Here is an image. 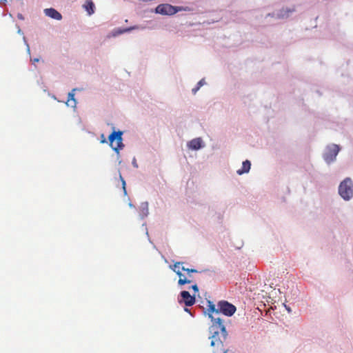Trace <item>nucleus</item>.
I'll list each match as a JSON object with an SVG mask.
<instances>
[{
  "label": "nucleus",
  "mask_w": 353,
  "mask_h": 353,
  "mask_svg": "<svg viewBox=\"0 0 353 353\" xmlns=\"http://www.w3.org/2000/svg\"><path fill=\"white\" fill-rule=\"evenodd\" d=\"M201 139L200 138L194 139L188 143V147L192 150H199L201 148Z\"/></svg>",
  "instance_id": "9d476101"
},
{
  "label": "nucleus",
  "mask_w": 353,
  "mask_h": 353,
  "mask_svg": "<svg viewBox=\"0 0 353 353\" xmlns=\"http://www.w3.org/2000/svg\"><path fill=\"white\" fill-rule=\"evenodd\" d=\"M339 193L345 200H350L353 196V183L350 178H346L341 183Z\"/></svg>",
  "instance_id": "f03ea898"
},
{
  "label": "nucleus",
  "mask_w": 353,
  "mask_h": 353,
  "mask_svg": "<svg viewBox=\"0 0 353 353\" xmlns=\"http://www.w3.org/2000/svg\"><path fill=\"white\" fill-rule=\"evenodd\" d=\"M191 288L195 292H199V288L196 284L193 285Z\"/></svg>",
  "instance_id": "f3484780"
},
{
  "label": "nucleus",
  "mask_w": 353,
  "mask_h": 353,
  "mask_svg": "<svg viewBox=\"0 0 353 353\" xmlns=\"http://www.w3.org/2000/svg\"><path fill=\"white\" fill-rule=\"evenodd\" d=\"M185 311L189 312L190 310L188 308H185Z\"/></svg>",
  "instance_id": "4be33fe9"
},
{
  "label": "nucleus",
  "mask_w": 353,
  "mask_h": 353,
  "mask_svg": "<svg viewBox=\"0 0 353 353\" xmlns=\"http://www.w3.org/2000/svg\"><path fill=\"white\" fill-rule=\"evenodd\" d=\"M339 150L340 148L338 145L332 144L328 146L323 156L325 161L328 163L334 161L336 159Z\"/></svg>",
  "instance_id": "20e7f679"
},
{
  "label": "nucleus",
  "mask_w": 353,
  "mask_h": 353,
  "mask_svg": "<svg viewBox=\"0 0 353 353\" xmlns=\"http://www.w3.org/2000/svg\"><path fill=\"white\" fill-rule=\"evenodd\" d=\"M132 29H134V28H128V29H124L123 30H120L119 33L121 34V33L125 32L127 31H129Z\"/></svg>",
  "instance_id": "aec40b11"
},
{
  "label": "nucleus",
  "mask_w": 353,
  "mask_h": 353,
  "mask_svg": "<svg viewBox=\"0 0 353 353\" xmlns=\"http://www.w3.org/2000/svg\"><path fill=\"white\" fill-rule=\"evenodd\" d=\"M44 12L46 15L52 19H54L57 20H61L62 19L61 14L54 8L45 9Z\"/></svg>",
  "instance_id": "6e6552de"
},
{
  "label": "nucleus",
  "mask_w": 353,
  "mask_h": 353,
  "mask_svg": "<svg viewBox=\"0 0 353 353\" xmlns=\"http://www.w3.org/2000/svg\"><path fill=\"white\" fill-rule=\"evenodd\" d=\"M287 310H288V312H290V308H287Z\"/></svg>",
  "instance_id": "393cba45"
},
{
  "label": "nucleus",
  "mask_w": 353,
  "mask_h": 353,
  "mask_svg": "<svg viewBox=\"0 0 353 353\" xmlns=\"http://www.w3.org/2000/svg\"><path fill=\"white\" fill-rule=\"evenodd\" d=\"M209 307H208V315L210 316V314H212L214 316H219V307H218L217 309H216L215 305L212 304L211 302H209Z\"/></svg>",
  "instance_id": "ddd939ff"
},
{
  "label": "nucleus",
  "mask_w": 353,
  "mask_h": 353,
  "mask_svg": "<svg viewBox=\"0 0 353 353\" xmlns=\"http://www.w3.org/2000/svg\"><path fill=\"white\" fill-rule=\"evenodd\" d=\"M176 274L179 276V279L178 281V284L179 285H183L187 283H190L192 282L191 279H188L184 274H182L180 270L176 271Z\"/></svg>",
  "instance_id": "9b49d317"
},
{
  "label": "nucleus",
  "mask_w": 353,
  "mask_h": 353,
  "mask_svg": "<svg viewBox=\"0 0 353 353\" xmlns=\"http://www.w3.org/2000/svg\"><path fill=\"white\" fill-rule=\"evenodd\" d=\"M156 12L162 14H173L176 13V10L171 5L161 4L157 7Z\"/></svg>",
  "instance_id": "0eeeda50"
},
{
  "label": "nucleus",
  "mask_w": 353,
  "mask_h": 353,
  "mask_svg": "<svg viewBox=\"0 0 353 353\" xmlns=\"http://www.w3.org/2000/svg\"><path fill=\"white\" fill-rule=\"evenodd\" d=\"M123 132H112V134L109 136L108 139L110 141V147L117 153L119 154V150H122L124 147V145L122 142Z\"/></svg>",
  "instance_id": "7ed1b4c3"
},
{
  "label": "nucleus",
  "mask_w": 353,
  "mask_h": 353,
  "mask_svg": "<svg viewBox=\"0 0 353 353\" xmlns=\"http://www.w3.org/2000/svg\"><path fill=\"white\" fill-rule=\"evenodd\" d=\"M181 300H179L181 303L183 302L186 306H192L195 303V295H190L188 291H182L181 292Z\"/></svg>",
  "instance_id": "423d86ee"
},
{
  "label": "nucleus",
  "mask_w": 353,
  "mask_h": 353,
  "mask_svg": "<svg viewBox=\"0 0 353 353\" xmlns=\"http://www.w3.org/2000/svg\"><path fill=\"white\" fill-rule=\"evenodd\" d=\"M34 61H39V59H35Z\"/></svg>",
  "instance_id": "b1692460"
},
{
  "label": "nucleus",
  "mask_w": 353,
  "mask_h": 353,
  "mask_svg": "<svg viewBox=\"0 0 353 353\" xmlns=\"http://www.w3.org/2000/svg\"><path fill=\"white\" fill-rule=\"evenodd\" d=\"M83 8L88 12L89 15L94 13L95 6L92 0H86L83 5Z\"/></svg>",
  "instance_id": "1a4fd4ad"
},
{
  "label": "nucleus",
  "mask_w": 353,
  "mask_h": 353,
  "mask_svg": "<svg viewBox=\"0 0 353 353\" xmlns=\"http://www.w3.org/2000/svg\"><path fill=\"white\" fill-rule=\"evenodd\" d=\"M219 314L221 313L225 316H231L236 311V307L228 301H220L218 304Z\"/></svg>",
  "instance_id": "39448f33"
},
{
  "label": "nucleus",
  "mask_w": 353,
  "mask_h": 353,
  "mask_svg": "<svg viewBox=\"0 0 353 353\" xmlns=\"http://www.w3.org/2000/svg\"><path fill=\"white\" fill-rule=\"evenodd\" d=\"M250 167H251L250 161L248 160H245V161L243 162L241 169L237 170V173L239 175H241L244 173H248L250 170Z\"/></svg>",
  "instance_id": "f8f14e48"
},
{
  "label": "nucleus",
  "mask_w": 353,
  "mask_h": 353,
  "mask_svg": "<svg viewBox=\"0 0 353 353\" xmlns=\"http://www.w3.org/2000/svg\"><path fill=\"white\" fill-rule=\"evenodd\" d=\"M67 105L68 106L74 107L76 105V101L74 99V94L72 92H70L68 94V99L67 101Z\"/></svg>",
  "instance_id": "4468645a"
},
{
  "label": "nucleus",
  "mask_w": 353,
  "mask_h": 353,
  "mask_svg": "<svg viewBox=\"0 0 353 353\" xmlns=\"http://www.w3.org/2000/svg\"><path fill=\"white\" fill-rule=\"evenodd\" d=\"M122 185H123V188L124 192H125V194H126L125 181L123 179H122Z\"/></svg>",
  "instance_id": "412c9836"
},
{
  "label": "nucleus",
  "mask_w": 353,
  "mask_h": 353,
  "mask_svg": "<svg viewBox=\"0 0 353 353\" xmlns=\"http://www.w3.org/2000/svg\"><path fill=\"white\" fill-rule=\"evenodd\" d=\"M183 263L182 262H176L172 267H171L172 270L176 272V271H178V270H181V265H182Z\"/></svg>",
  "instance_id": "2eb2a0df"
},
{
  "label": "nucleus",
  "mask_w": 353,
  "mask_h": 353,
  "mask_svg": "<svg viewBox=\"0 0 353 353\" xmlns=\"http://www.w3.org/2000/svg\"><path fill=\"white\" fill-rule=\"evenodd\" d=\"M204 83H205L204 79H201V81H199L197 85L199 86V88H201V86H202Z\"/></svg>",
  "instance_id": "a211bd4d"
},
{
  "label": "nucleus",
  "mask_w": 353,
  "mask_h": 353,
  "mask_svg": "<svg viewBox=\"0 0 353 353\" xmlns=\"http://www.w3.org/2000/svg\"><path fill=\"white\" fill-rule=\"evenodd\" d=\"M181 270L186 272L188 274H190V273L198 272L195 269L185 268L184 266H181ZM189 276L190 277V275H189Z\"/></svg>",
  "instance_id": "dca6fc26"
},
{
  "label": "nucleus",
  "mask_w": 353,
  "mask_h": 353,
  "mask_svg": "<svg viewBox=\"0 0 353 353\" xmlns=\"http://www.w3.org/2000/svg\"><path fill=\"white\" fill-rule=\"evenodd\" d=\"M210 318L212 323L210 327V345L212 347H216L214 353H226L227 351L224 349L223 341L225 340L228 333L223 321L220 316H214L212 314H210Z\"/></svg>",
  "instance_id": "f257e3e1"
},
{
  "label": "nucleus",
  "mask_w": 353,
  "mask_h": 353,
  "mask_svg": "<svg viewBox=\"0 0 353 353\" xmlns=\"http://www.w3.org/2000/svg\"><path fill=\"white\" fill-rule=\"evenodd\" d=\"M105 142H106L105 139H103L101 141V143H105Z\"/></svg>",
  "instance_id": "5701e85b"
},
{
  "label": "nucleus",
  "mask_w": 353,
  "mask_h": 353,
  "mask_svg": "<svg viewBox=\"0 0 353 353\" xmlns=\"http://www.w3.org/2000/svg\"><path fill=\"white\" fill-rule=\"evenodd\" d=\"M199 88H199V86H198V85H196V87L192 89V92H193V94H196V92L199 90Z\"/></svg>",
  "instance_id": "6ab92c4d"
}]
</instances>
